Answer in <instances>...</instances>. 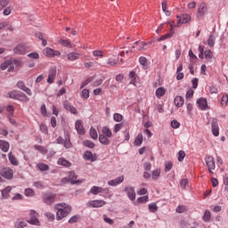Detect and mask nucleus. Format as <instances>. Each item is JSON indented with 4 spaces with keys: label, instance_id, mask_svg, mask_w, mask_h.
Returning <instances> with one entry per match:
<instances>
[{
    "label": "nucleus",
    "instance_id": "obj_5",
    "mask_svg": "<svg viewBox=\"0 0 228 228\" xmlns=\"http://www.w3.org/2000/svg\"><path fill=\"white\" fill-rule=\"evenodd\" d=\"M0 174L5 179H13V170L12 168L5 167L2 169Z\"/></svg>",
    "mask_w": 228,
    "mask_h": 228
},
{
    "label": "nucleus",
    "instance_id": "obj_24",
    "mask_svg": "<svg viewBox=\"0 0 228 228\" xmlns=\"http://www.w3.org/2000/svg\"><path fill=\"white\" fill-rule=\"evenodd\" d=\"M84 158L87 160V161H92V162H94V161H95V158H94V153H92V151H86L85 153H84Z\"/></svg>",
    "mask_w": 228,
    "mask_h": 228
},
{
    "label": "nucleus",
    "instance_id": "obj_42",
    "mask_svg": "<svg viewBox=\"0 0 228 228\" xmlns=\"http://www.w3.org/2000/svg\"><path fill=\"white\" fill-rule=\"evenodd\" d=\"M90 136H91V138H93V140H97L99 135L97 134V130H95V128L91 127Z\"/></svg>",
    "mask_w": 228,
    "mask_h": 228
},
{
    "label": "nucleus",
    "instance_id": "obj_13",
    "mask_svg": "<svg viewBox=\"0 0 228 228\" xmlns=\"http://www.w3.org/2000/svg\"><path fill=\"white\" fill-rule=\"evenodd\" d=\"M191 20V17L188 14H182V19L177 20L176 26L179 27L180 24H186Z\"/></svg>",
    "mask_w": 228,
    "mask_h": 228
},
{
    "label": "nucleus",
    "instance_id": "obj_21",
    "mask_svg": "<svg viewBox=\"0 0 228 228\" xmlns=\"http://www.w3.org/2000/svg\"><path fill=\"white\" fill-rule=\"evenodd\" d=\"M43 54L48 58H54V50L52 48L46 47L43 51Z\"/></svg>",
    "mask_w": 228,
    "mask_h": 228
},
{
    "label": "nucleus",
    "instance_id": "obj_34",
    "mask_svg": "<svg viewBox=\"0 0 228 228\" xmlns=\"http://www.w3.org/2000/svg\"><path fill=\"white\" fill-rule=\"evenodd\" d=\"M59 44L63 47H72V44L67 39H60Z\"/></svg>",
    "mask_w": 228,
    "mask_h": 228
},
{
    "label": "nucleus",
    "instance_id": "obj_53",
    "mask_svg": "<svg viewBox=\"0 0 228 228\" xmlns=\"http://www.w3.org/2000/svg\"><path fill=\"white\" fill-rule=\"evenodd\" d=\"M82 97H84V99H88V97H90V91L88 89H83Z\"/></svg>",
    "mask_w": 228,
    "mask_h": 228
},
{
    "label": "nucleus",
    "instance_id": "obj_12",
    "mask_svg": "<svg viewBox=\"0 0 228 228\" xmlns=\"http://www.w3.org/2000/svg\"><path fill=\"white\" fill-rule=\"evenodd\" d=\"M206 165L210 170H215V159L212 156H207L205 159Z\"/></svg>",
    "mask_w": 228,
    "mask_h": 228
},
{
    "label": "nucleus",
    "instance_id": "obj_36",
    "mask_svg": "<svg viewBox=\"0 0 228 228\" xmlns=\"http://www.w3.org/2000/svg\"><path fill=\"white\" fill-rule=\"evenodd\" d=\"M167 91L165 90L164 87H159L157 90H156V96L157 97H163V95H165V93Z\"/></svg>",
    "mask_w": 228,
    "mask_h": 228
},
{
    "label": "nucleus",
    "instance_id": "obj_45",
    "mask_svg": "<svg viewBox=\"0 0 228 228\" xmlns=\"http://www.w3.org/2000/svg\"><path fill=\"white\" fill-rule=\"evenodd\" d=\"M147 61L148 60L144 56H142L139 58V62L142 65L144 69H147V65H148Z\"/></svg>",
    "mask_w": 228,
    "mask_h": 228
},
{
    "label": "nucleus",
    "instance_id": "obj_61",
    "mask_svg": "<svg viewBox=\"0 0 228 228\" xmlns=\"http://www.w3.org/2000/svg\"><path fill=\"white\" fill-rule=\"evenodd\" d=\"M45 216L48 218V220H50V222H53V220H54V215L51 212H46Z\"/></svg>",
    "mask_w": 228,
    "mask_h": 228
},
{
    "label": "nucleus",
    "instance_id": "obj_51",
    "mask_svg": "<svg viewBox=\"0 0 228 228\" xmlns=\"http://www.w3.org/2000/svg\"><path fill=\"white\" fill-rule=\"evenodd\" d=\"M28 57L31 60H38V58H40V55L37 53H30L28 54Z\"/></svg>",
    "mask_w": 228,
    "mask_h": 228
},
{
    "label": "nucleus",
    "instance_id": "obj_60",
    "mask_svg": "<svg viewBox=\"0 0 228 228\" xmlns=\"http://www.w3.org/2000/svg\"><path fill=\"white\" fill-rule=\"evenodd\" d=\"M147 200H149V196H142L137 199V202L139 204H142V202H147Z\"/></svg>",
    "mask_w": 228,
    "mask_h": 228
},
{
    "label": "nucleus",
    "instance_id": "obj_6",
    "mask_svg": "<svg viewBox=\"0 0 228 228\" xmlns=\"http://www.w3.org/2000/svg\"><path fill=\"white\" fill-rule=\"evenodd\" d=\"M54 199H56V194L46 193L43 195V202L47 205L53 204V202H54Z\"/></svg>",
    "mask_w": 228,
    "mask_h": 228
},
{
    "label": "nucleus",
    "instance_id": "obj_17",
    "mask_svg": "<svg viewBox=\"0 0 228 228\" xmlns=\"http://www.w3.org/2000/svg\"><path fill=\"white\" fill-rule=\"evenodd\" d=\"M75 127L78 134H85V127H83V122H81V120L76 121Z\"/></svg>",
    "mask_w": 228,
    "mask_h": 228
},
{
    "label": "nucleus",
    "instance_id": "obj_27",
    "mask_svg": "<svg viewBox=\"0 0 228 228\" xmlns=\"http://www.w3.org/2000/svg\"><path fill=\"white\" fill-rule=\"evenodd\" d=\"M99 142L102 143V145H110V139H108V136L104 134L99 135Z\"/></svg>",
    "mask_w": 228,
    "mask_h": 228
},
{
    "label": "nucleus",
    "instance_id": "obj_14",
    "mask_svg": "<svg viewBox=\"0 0 228 228\" xmlns=\"http://www.w3.org/2000/svg\"><path fill=\"white\" fill-rule=\"evenodd\" d=\"M13 53L14 54H24L26 53V46L20 44L13 48Z\"/></svg>",
    "mask_w": 228,
    "mask_h": 228
},
{
    "label": "nucleus",
    "instance_id": "obj_30",
    "mask_svg": "<svg viewBox=\"0 0 228 228\" xmlns=\"http://www.w3.org/2000/svg\"><path fill=\"white\" fill-rule=\"evenodd\" d=\"M12 191V187L8 186L2 191V197L4 199H8L10 192Z\"/></svg>",
    "mask_w": 228,
    "mask_h": 228
},
{
    "label": "nucleus",
    "instance_id": "obj_49",
    "mask_svg": "<svg viewBox=\"0 0 228 228\" xmlns=\"http://www.w3.org/2000/svg\"><path fill=\"white\" fill-rule=\"evenodd\" d=\"M19 94V91H12L8 93V96L10 99H15L17 101V95Z\"/></svg>",
    "mask_w": 228,
    "mask_h": 228
},
{
    "label": "nucleus",
    "instance_id": "obj_19",
    "mask_svg": "<svg viewBox=\"0 0 228 228\" xmlns=\"http://www.w3.org/2000/svg\"><path fill=\"white\" fill-rule=\"evenodd\" d=\"M16 101H21V102H28L29 101V98H28V96L24 94V93H20L18 91Z\"/></svg>",
    "mask_w": 228,
    "mask_h": 228
},
{
    "label": "nucleus",
    "instance_id": "obj_63",
    "mask_svg": "<svg viewBox=\"0 0 228 228\" xmlns=\"http://www.w3.org/2000/svg\"><path fill=\"white\" fill-rule=\"evenodd\" d=\"M151 167L152 166L151 165V162H145L143 164V168H144V170H146V172H149V170H151Z\"/></svg>",
    "mask_w": 228,
    "mask_h": 228
},
{
    "label": "nucleus",
    "instance_id": "obj_64",
    "mask_svg": "<svg viewBox=\"0 0 228 228\" xmlns=\"http://www.w3.org/2000/svg\"><path fill=\"white\" fill-rule=\"evenodd\" d=\"M224 184L226 186V187L224 188L225 191H228V176H225V177L224 178Z\"/></svg>",
    "mask_w": 228,
    "mask_h": 228
},
{
    "label": "nucleus",
    "instance_id": "obj_59",
    "mask_svg": "<svg viewBox=\"0 0 228 228\" xmlns=\"http://www.w3.org/2000/svg\"><path fill=\"white\" fill-rule=\"evenodd\" d=\"M227 102H228V95L226 94L222 97L221 104L222 106H227Z\"/></svg>",
    "mask_w": 228,
    "mask_h": 228
},
{
    "label": "nucleus",
    "instance_id": "obj_1",
    "mask_svg": "<svg viewBox=\"0 0 228 228\" xmlns=\"http://www.w3.org/2000/svg\"><path fill=\"white\" fill-rule=\"evenodd\" d=\"M56 209V220H63L72 211V208L65 203L57 204Z\"/></svg>",
    "mask_w": 228,
    "mask_h": 228
},
{
    "label": "nucleus",
    "instance_id": "obj_20",
    "mask_svg": "<svg viewBox=\"0 0 228 228\" xmlns=\"http://www.w3.org/2000/svg\"><path fill=\"white\" fill-rule=\"evenodd\" d=\"M183 104H184V98H183V96H176L175 98V106H176V108H182Z\"/></svg>",
    "mask_w": 228,
    "mask_h": 228
},
{
    "label": "nucleus",
    "instance_id": "obj_52",
    "mask_svg": "<svg viewBox=\"0 0 228 228\" xmlns=\"http://www.w3.org/2000/svg\"><path fill=\"white\" fill-rule=\"evenodd\" d=\"M172 167H174V165L171 161L167 162L165 165V172H170V170H172Z\"/></svg>",
    "mask_w": 228,
    "mask_h": 228
},
{
    "label": "nucleus",
    "instance_id": "obj_37",
    "mask_svg": "<svg viewBox=\"0 0 228 228\" xmlns=\"http://www.w3.org/2000/svg\"><path fill=\"white\" fill-rule=\"evenodd\" d=\"M14 227L15 228H24V227H28V223H26L25 221H18L14 224Z\"/></svg>",
    "mask_w": 228,
    "mask_h": 228
},
{
    "label": "nucleus",
    "instance_id": "obj_57",
    "mask_svg": "<svg viewBox=\"0 0 228 228\" xmlns=\"http://www.w3.org/2000/svg\"><path fill=\"white\" fill-rule=\"evenodd\" d=\"M113 118L116 122H122V115L119 113H115Z\"/></svg>",
    "mask_w": 228,
    "mask_h": 228
},
{
    "label": "nucleus",
    "instance_id": "obj_2",
    "mask_svg": "<svg viewBox=\"0 0 228 228\" xmlns=\"http://www.w3.org/2000/svg\"><path fill=\"white\" fill-rule=\"evenodd\" d=\"M28 224H30V225H37V227H40V220H38V213L35 210H30L29 214V219L27 220Z\"/></svg>",
    "mask_w": 228,
    "mask_h": 228
},
{
    "label": "nucleus",
    "instance_id": "obj_62",
    "mask_svg": "<svg viewBox=\"0 0 228 228\" xmlns=\"http://www.w3.org/2000/svg\"><path fill=\"white\" fill-rule=\"evenodd\" d=\"M40 129H41L42 133H44L45 134H47V133H48L47 126H45V124H41Z\"/></svg>",
    "mask_w": 228,
    "mask_h": 228
},
{
    "label": "nucleus",
    "instance_id": "obj_40",
    "mask_svg": "<svg viewBox=\"0 0 228 228\" xmlns=\"http://www.w3.org/2000/svg\"><path fill=\"white\" fill-rule=\"evenodd\" d=\"M208 45L209 47H215V36L210 35L208 38Z\"/></svg>",
    "mask_w": 228,
    "mask_h": 228
},
{
    "label": "nucleus",
    "instance_id": "obj_11",
    "mask_svg": "<svg viewBox=\"0 0 228 228\" xmlns=\"http://www.w3.org/2000/svg\"><path fill=\"white\" fill-rule=\"evenodd\" d=\"M125 191L127 193L128 199H130V200H135L136 192H134V187H126Z\"/></svg>",
    "mask_w": 228,
    "mask_h": 228
},
{
    "label": "nucleus",
    "instance_id": "obj_31",
    "mask_svg": "<svg viewBox=\"0 0 228 228\" xmlns=\"http://www.w3.org/2000/svg\"><path fill=\"white\" fill-rule=\"evenodd\" d=\"M102 133L104 136H107V138H111V136H113L111 130L108 126H104L102 128Z\"/></svg>",
    "mask_w": 228,
    "mask_h": 228
},
{
    "label": "nucleus",
    "instance_id": "obj_16",
    "mask_svg": "<svg viewBox=\"0 0 228 228\" xmlns=\"http://www.w3.org/2000/svg\"><path fill=\"white\" fill-rule=\"evenodd\" d=\"M17 86H18V88H20V90H22L23 92H26L27 95H31V89L28 88L26 86V85L24 84V82L19 81L17 83Z\"/></svg>",
    "mask_w": 228,
    "mask_h": 228
},
{
    "label": "nucleus",
    "instance_id": "obj_9",
    "mask_svg": "<svg viewBox=\"0 0 228 228\" xmlns=\"http://www.w3.org/2000/svg\"><path fill=\"white\" fill-rule=\"evenodd\" d=\"M220 127L218 126V119L213 118L212 119V133L214 136H218L220 134Z\"/></svg>",
    "mask_w": 228,
    "mask_h": 228
},
{
    "label": "nucleus",
    "instance_id": "obj_55",
    "mask_svg": "<svg viewBox=\"0 0 228 228\" xmlns=\"http://www.w3.org/2000/svg\"><path fill=\"white\" fill-rule=\"evenodd\" d=\"M64 147L66 149H70V147H72V142H70V138H66L65 142H64Z\"/></svg>",
    "mask_w": 228,
    "mask_h": 228
},
{
    "label": "nucleus",
    "instance_id": "obj_10",
    "mask_svg": "<svg viewBox=\"0 0 228 228\" xmlns=\"http://www.w3.org/2000/svg\"><path fill=\"white\" fill-rule=\"evenodd\" d=\"M63 108L67 110V111L72 113L73 115H77V110L69 102V101L63 102Z\"/></svg>",
    "mask_w": 228,
    "mask_h": 228
},
{
    "label": "nucleus",
    "instance_id": "obj_38",
    "mask_svg": "<svg viewBox=\"0 0 228 228\" xmlns=\"http://www.w3.org/2000/svg\"><path fill=\"white\" fill-rule=\"evenodd\" d=\"M202 220L203 222H209L211 220V212L209 210L205 211Z\"/></svg>",
    "mask_w": 228,
    "mask_h": 228
},
{
    "label": "nucleus",
    "instance_id": "obj_32",
    "mask_svg": "<svg viewBox=\"0 0 228 228\" xmlns=\"http://www.w3.org/2000/svg\"><path fill=\"white\" fill-rule=\"evenodd\" d=\"M148 209L150 213H156V211H158V204L156 202L151 203L148 206Z\"/></svg>",
    "mask_w": 228,
    "mask_h": 228
},
{
    "label": "nucleus",
    "instance_id": "obj_56",
    "mask_svg": "<svg viewBox=\"0 0 228 228\" xmlns=\"http://www.w3.org/2000/svg\"><path fill=\"white\" fill-rule=\"evenodd\" d=\"M186 211V207L180 205L176 208V213H185Z\"/></svg>",
    "mask_w": 228,
    "mask_h": 228
},
{
    "label": "nucleus",
    "instance_id": "obj_41",
    "mask_svg": "<svg viewBox=\"0 0 228 228\" xmlns=\"http://www.w3.org/2000/svg\"><path fill=\"white\" fill-rule=\"evenodd\" d=\"M59 165H61L62 167H70V162L65 159H60L58 160Z\"/></svg>",
    "mask_w": 228,
    "mask_h": 228
},
{
    "label": "nucleus",
    "instance_id": "obj_43",
    "mask_svg": "<svg viewBox=\"0 0 228 228\" xmlns=\"http://www.w3.org/2000/svg\"><path fill=\"white\" fill-rule=\"evenodd\" d=\"M37 167L39 170H41V172H45L49 170V166H47V164L40 163L37 165Z\"/></svg>",
    "mask_w": 228,
    "mask_h": 228
},
{
    "label": "nucleus",
    "instance_id": "obj_47",
    "mask_svg": "<svg viewBox=\"0 0 228 228\" xmlns=\"http://www.w3.org/2000/svg\"><path fill=\"white\" fill-rule=\"evenodd\" d=\"M24 194L26 195V197H34L35 196V191H33V189H26L24 191Z\"/></svg>",
    "mask_w": 228,
    "mask_h": 228
},
{
    "label": "nucleus",
    "instance_id": "obj_4",
    "mask_svg": "<svg viewBox=\"0 0 228 228\" xmlns=\"http://www.w3.org/2000/svg\"><path fill=\"white\" fill-rule=\"evenodd\" d=\"M69 180L70 184H81L85 180H77V175L74 171L69 173Z\"/></svg>",
    "mask_w": 228,
    "mask_h": 228
},
{
    "label": "nucleus",
    "instance_id": "obj_29",
    "mask_svg": "<svg viewBox=\"0 0 228 228\" xmlns=\"http://www.w3.org/2000/svg\"><path fill=\"white\" fill-rule=\"evenodd\" d=\"M159 175H161V169L157 168L156 170L152 171L151 173V178L156 181L159 179Z\"/></svg>",
    "mask_w": 228,
    "mask_h": 228
},
{
    "label": "nucleus",
    "instance_id": "obj_35",
    "mask_svg": "<svg viewBox=\"0 0 228 228\" xmlns=\"http://www.w3.org/2000/svg\"><path fill=\"white\" fill-rule=\"evenodd\" d=\"M172 37H174V32H170V33H167L164 36H161L159 39H158V42H163V40H167L168 38H172Z\"/></svg>",
    "mask_w": 228,
    "mask_h": 228
},
{
    "label": "nucleus",
    "instance_id": "obj_46",
    "mask_svg": "<svg viewBox=\"0 0 228 228\" xmlns=\"http://www.w3.org/2000/svg\"><path fill=\"white\" fill-rule=\"evenodd\" d=\"M119 62L117 61V60H112L111 58H109L107 60V65H110V67H115V65H118Z\"/></svg>",
    "mask_w": 228,
    "mask_h": 228
},
{
    "label": "nucleus",
    "instance_id": "obj_54",
    "mask_svg": "<svg viewBox=\"0 0 228 228\" xmlns=\"http://www.w3.org/2000/svg\"><path fill=\"white\" fill-rule=\"evenodd\" d=\"M180 126H181V124L178 123L177 120L171 121V127H173V129H179Z\"/></svg>",
    "mask_w": 228,
    "mask_h": 228
},
{
    "label": "nucleus",
    "instance_id": "obj_44",
    "mask_svg": "<svg viewBox=\"0 0 228 228\" xmlns=\"http://www.w3.org/2000/svg\"><path fill=\"white\" fill-rule=\"evenodd\" d=\"M93 56H94L95 58H104V54H102V51H101V50L94 51Z\"/></svg>",
    "mask_w": 228,
    "mask_h": 228
},
{
    "label": "nucleus",
    "instance_id": "obj_33",
    "mask_svg": "<svg viewBox=\"0 0 228 228\" xmlns=\"http://www.w3.org/2000/svg\"><path fill=\"white\" fill-rule=\"evenodd\" d=\"M8 158L10 163H12L14 167H17V165H19V161L17 160V159H15L13 155H12V152L8 154Z\"/></svg>",
    "mask_w": 228,
    "mask_h": 228
},
{
    "label": "nucleus",
    "instance_id": "obj_3",
    "mask_svg": "<svg viewBox=\"0 0 228 228\" xmlns=\"http://www.w3.org/2000/svg\"><path fill=\"white\" fill-rule=\"evenodd\" d=\"M206 13H208V5H206V3H201L196 13V17L199 19H204Z\"/></svg>",
    "mask_w": 228,
    "mask_h": 228
},
{
    "label": "nucleus",
    "instance_id": "obj_28",
    "mask_svg": "<svg viewBox=\"0 0 228 228\" xmlns=\"http://www.w3.org/2000/svg\"><path fill=\"white\" fill-rule=\"evenodd\" d=\"M0 149L4 152H8V149H10V144L8 143V142L0 141Z\"/></svg>",
    "mask_w": 228,
    "mask_h": 228
},
{
    "label": "nucleus",
    "instance_id": "obj_58",
    "mask_svg": "<svg viewBox=\"0 0 228 228\" xmlns=\"http://www.w3.org/2000/svg\"><path fill=\"white\" fill-rule=\"evenodd\" d=\"M10 0H0V8H4L8 6Z\"/></svg>",
    "mask_w": 228,
    "mask_h": 228
},
{
    "label": "nucleus",
    "instance_id": "obj_18",
    "mask_svg": "<svg viewBox=\"0 0 228 228\" xmlns=\"http://www.w3.org/2000/svg\"><path fill=\"white\" fill-rule=\"evenodd\" d=\"M197 104L200 106V110H208V100L206 98H200L197 101Z\"/></svg>",
    "mask_w": 228,
    "mask_h": 228
},
{
    "label": "nucleus",
    "instance_id": "obj_23",
    "mask_svg": "<svg viewBox=\"0 0 228 228\" xmlns=\"http://www.w3.org/2000/svg\"><path fill=\"white\" fill-rule=\"evenodd\" d=\"M102 187L93 186L89 191V193H92L93 195H99V193H102Z\"/></svg>",
    "mask_w": 228,
    "mask_h": 228
},
{
    "label": "nucleus",
    "instance_id": "obj_22",
    "mask_svg": "<svg viewBox=\"0 0 228 228\" xmlns=\"http://www.w3.org/2000/svg\"><path fill=\"white\" fill-rule=\"evenodd\" d=\"M67 58L69 61H76L79 58V53L76 52H72L68 53Z\"/></svg>",
    "mask_w": 228,
    "mask_h": 228
},
{
    "label": "nucleus",
    "instance_id": "obj_25",
    "mask_svg": "<svg viewBox=\"0 0 228 228\" xmlns=\"http://www.w3.org/2000/svg\"><path fill=\"white\" fill-rule=\"evenodd\" d=\"M11 65H13V61L8 60L0 65L1 70H6Z\"/></svg>",
    "mask_w": 228,
    "mask_h": 228
},
{
    "label": "nucleus",
    "instance_id": "obj_50",
    "mask_svg": "<svg viewBox=\"0 0 228 228\" xmlns=\"http://www.w3.org/2000/svg\"><path fill=\"white\" fill-rule=\"evenodd\" d=\"M184 158H186V153L184 152V151H180L178 152V161L182 162Z\"/></svg>",
    "mask_w": 228,
    "mask_h": 228
},
{
    "label": "nucleus",
    "instance_id": "obj_15",
    "mask_svg": "<svg viewBox=\"0 0 228 228\" xmlns=\"http://www.w3.org/2000/svg\"><path fill=\"white\" fill-rule=\"evenodd\" d=\"M120 183H124V175L118 176L116 179L108 182L109 186H118Z\"/></svg>",
    "mask_w": 228,
    "mask_h": 228
},
{
    "label": "nucleus",
    "instance_id": "obj_48",
    "mask_svg": "<svg viewBox=\"0 0 228 228\" xmlns=\"http://www.w3.org/2000/svg\"><path fill=\"white\" fill-rule=\"evenodd\" d=\"M204 56H205V58H206V60H211V59H213V52H211V50H206L205 52H204Z\"/></svg>",
    "mask_w": 228,
    "mask_h": 228
},
{
    "label": "nucleus",
    "instance_id": "obj_39",
    "mask_svg": "<svg viewBox=\"0 0 228 228\" xmlns=\"http://www.w3.org/2000/svg\"><path fill=\"white\" fill-rule=\"evenodd\" d=\"M83 145L85 147H88V149H94V147H95V143H94V142L88 141V140L84 141Z\"/></svg>",
    "mask_w": 228,
    "mask_h": 228
},
{
    "label": "nucleus",
    "instance_id": "obj_7",
    "mask_svg": "<svg viewBox=\"0 0 228 228\" xmlns=\"http://www.w3.org/2000/svg\"><path fill=\"white\" fill-rule=\"evenodd\" d=\"M106 205V201L102 200H91L87 203L89 208H102V206Z\"/></svg>",
    "mask_w": 228,
    "mask_h": 228
},
{
    "label": "nucleus",
    "instance_id": "obj_8",
    "mask_svg": "<svg viewBox=\"0 0 228 228\" xmlns=\"http://www.w3.org/2000/svg\"><path fill=\"white\" fill-rule=\"evenodd\" d=\"M55 78H56V67H52L48 72L47 83H49V85H52V83H54Z\"/></svg>",
    "mask_w": 228,
    "mask_h": 228
},
{
    "label": "nucleus",
    "instance_id": "obj_26",
    "mask_svg": "<svg viewBox=\"0 0 228 228\" xmlns=\"http://www.w3.org/2000/svg\"><path fill=\"white\" fill-rule=\"evenodd\" d=\"M134 143L137 147H140V145H142V143H143V134H137Z\"/></svg>",
    "mask_w": 228,
    "mask_h": 228
}]
</instances>
